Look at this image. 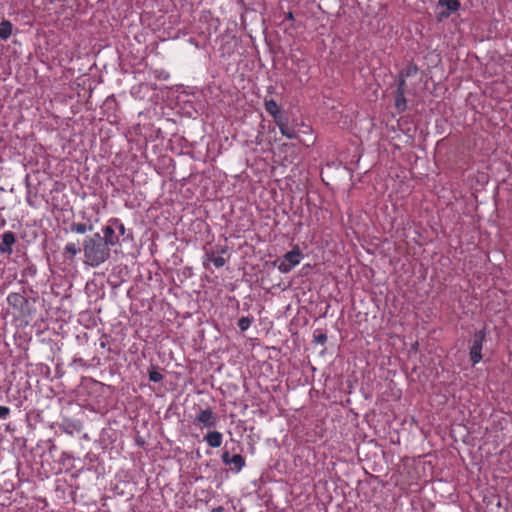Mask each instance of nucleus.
I'll return each mask as SVG.
<instances>
[{"label":"nucleus","instance_id":"nucleus-6","mask_svg":"<svg viewBox=\"0 0 512 512\" xmlns=\"http://www.w3.org/2000/svg\"><path fill=\"white\" fill-rule=\"evenodd\" d=\"M195 423H201L206 428H214L217 425V416L212 409L201 410L195 419Z\"/></svg>","mask_w":512,"mask_h":512},{"label":"nucleus","instance_id":"nucleus-13","mask_svg":"<svg viewBox=\"0 0 512 512\" xmlns=\"http://www.w3.org/2000/svg\"><path fill=\"white\" fill-rule=\"evenodd\" d=\"M13 25L9 20L3 19L0 23V38L7 40L12 35Z\"/></svg>","mask_w":512,"mask_h":512},{"label":"nucleus","instance_id":"nucleus-25","mask_svg":"<svg viewBox=\"0 0 512 512\" xmlns=\"http://www.w3.org/2000/svg\"><path fill=\"white\" fill-rule=\"evenodd\" d=\"M206 261L213 263V258H215V251L206 252Z\"/></svg>","mask_w":512,"mask_h":512},{"label":"nucleus","instance_id":"nucleus-22","mask_svg":"<svg viewBox=\"0 0 512 512\" xmlns=\"http://www.w3.org/2000/svg\"><path fill=\"white\" fill-rule=\"evenodd\" d=\"M251 325V319L248 317H241L238 320V327L241 331H246Z\"/></svg>","mask_w":512,"mask_h":512},{"label":"nucleus","instance_id":"nucleus-18","mask_svg":"<svg viewBox=\"0 0 512 512\" xmlns=\"http://www.w3.org/2000/svg\"><path fill=\"white\" fill-rule=\"evenodd\" d=\"M327 341L326 333L316 330L313 334V342L324 345Z\"/></svg>","mask_w":512,"mask_h":512},{"label":"nucleus","instance_id":"nucleus-32","mask_svg":"<svg viewBox=\"0 0 512 512\" xmlns=\"http://www.w3.org/2000/svg\"><path fill=\"white\" fill-rule=\"evenodd\" d=\"M2 141H3V138L0 136V144L2 143Z\"/></svg>","mask_w":512,"mask_h":512},{"label":"nucleus","instance_id":"nucleus-4","mask_svg":"<svg viewBox=\"0 0 512 512\" xmlns=\"http://www.w3.org/2000/svg\"><path fill=\"white\" fill-rule=\"evenodd\" d=\"M486 338L485 330H479L474 333L472 346L470 347V360L473 365L478 363L482 359V345Z\"/></svg>","mask_w":512,"mask_h":512},{"label":"nucleus","instance_id":"nucleus-8","mask_svg":"<svg viewBox=\"0 0 512 512\" xmlns=\"http://www.w3.org/2000/svg\"><path fill=\"white\" fill-rule=\"evenodd\" d=\"M103 236H101V240L105 245L110 248L111 246H116L120 243L119 235L115 233V229L113 225H106L102 228Z\"/></svg>","mask_w":512,"mask_h":512},{"label":"nucleus","instance_id":"nucleus-11","mask_svg":"<svg viewBox=\"0 0 512 512\" xmlns=\"http://www.w3.org/2000/svg\"><path fill=\"white\" fill-rule=\"evenodd\" d=\"M204 440L211 448H218L222 444L223 435L219 431H210L205 435Z\"/></svg>","mask_w":512,"mask_h":512},{"label":"nucleus","instance_id":"nucleus-29","mask_svg":"<svg viewBox=\"0 0 512 512\" xmlns=\"http://www.w3.org/2000/svg\"><path fill=\"white\" fill-rule=\"evenodd\" d=\"M26 201H27V203H28L30 206H33V202L31 201V198H30V196H29V195L26 197Z\"/></svg>","mask_w":512,"mask_h":512},{"label":"nucleus","instance_id":"nucleus-24","mask_svg":"<svg viewBox=\"0 0 512 512\" xmlns=\"http://www.w3.org/2000/svg\"><path fill=\"white\" fill-rule=\"evenodd\" d=\"M10 415V409L6 406H0V419H6Z\"/></svg>","mask_w":512,"mask_h":512},{"label":"nucleus","instance_id":"nucleus-30","mask_svg":"<svg viewBox=\"0 0 512 512\" xmlns=\"http://www.w3.org/2000/svg\"><path fill=\"white\" fill-rule=\"evenodd\" d=\"M54 449H55V445H54V444H52V445L49 447V451H50V452H51V451H54Z\"/></svg>","mask_w":512,"mask_h":512},{"label":"nucleus","instance_id":"nucleus-19","mask_svg":"<svg viewBox=\"0 0 512 512\" xmlns=\"http://www.w3.org/2000/svg\"><path fill=\"white\" fill-rule=\"evenodd\" d=\"M163 375L155 368L149 370V380L155 383L161 382L163 380Z\"/></svg>","mask_w":512,"mask_h":512},{"label":"nucleus","instance_id":"nucleus-21","mask_svg":"<svg viewBox=\"0 0 512 512\" xmlns=\"http://www.w3.org/2000/svg\"><path fill=\"white\" fill-rule=\"evenodd\" d=\"M111 224L118 229L119 235L124 236L126 234V228L123 223L120 222L119 219L113 218L110 220Z\"/></svg>","mask_w":512,"mask_h":512},{"label":"nucleus","instance_id":"nucleus-12","mask_svg":"<svg viewBox=\"0 0 512 512\" xmlns=\"http://www.w3.org/2000/svg\"><path fill=\"white\" fill-rule=\"evenodd\" d=\"M7 301L9 305L17 309H22L24 305L28 304V300L20 293H10Z\"/></svg>","mask_w":512,"mask_h":512},{"label":"nucleus","instance_id":"nucleus-5","mask_svg":"<svg viewBox=\"0 0 512 512\" xmlns=\"http://www.w3.org/2000/svg\"><path fill=\"white\" fill-rule=\"evenodd\" d=\"M222 462L227 466H232L231 469L235 472H240L245 466V458L240 454L230 455V452L226 449L223 450L221 456Z\"/></svg>","mask_w":512,"mask_h":512},{"label":"nucleus","instance_id":"nucleus-10","mask_svg":"<svg viewBox=\"0 0 512 512\" xmlns=\"http://www.w3.org/2000/svg\"><path fill=\"white\" fill-rule=\"evenodd\" d=\"M264 105H265L266 111L273 117L275 122L284 118L283 115L281 114L278 104L273 99H270V100L265 99Z\"/></svg>","mask_w":512,"mask_h":512},{"label":"nucleus","instance_id":"nucleus-15","mask_svg":"<svg viewBox=\"0 0 512 512\" xmlns=\"http://www.w3.org/2000/svg\"><path fill=\"white\" fill-rule=\"evenodd\" d=\"M92 229H93L92 224L88 225L86 223H77V222H72L70 224V231L77 233V234H84L87 231H91Z\"/></svg>","mask_w":512,"mask_h":512},{"label":"nucleus","instance_id":"nucleus-7","mask_svg":"<svg viewBox=\"0 0 512 512\" xmlns=\"http://www.w3.org/2000/svg\"><path fill=\"white\" fill-rule=\"evenodd\" d=\"M0 254L11 255L13 245L16 242V236L12 231H6L1 236Z\"/></svg>","mask_w":512,"mask_h":512},{"label":"nucleus","instance_id":"nucleus-17","mask_svg":"<svg viewBox=\"0 0 512 512\" xmlns=\"http://www.w3.org/2000/svg\"><path fill=\"white\" fill-rule=\"evenodd\" d=\"M64 250L65 253L69 254L70 259H73L81 251V249L78 248L75 243H68Z\"/></svg>","mask_w":512,"mask_h":512},{"label":"nucleus","instance_id":"nucleus-2","mask_svg":"<svg viewBox=\"0 0 512 512\" xmlns=\"http://www.w3.org/2000/svg\"><path fill=\"white\" fill-rule=\"evenodd\" d=\"M302 257L303 254L300 248L295 246L291 251L285 253L282 258L275 260L273 264L281 273H289L300 263Z\"/></svg>","mask_w":512,"mask_h":512},{"label":"nucleus","instance_id":"nucleus-28","mask_svg":"<svg viewBox=\"0 0 512 512\" xmlns=\"http://www.w3.org/2000/svg\"><path fill=\"white\" fill-rule=\"evenodd\" d=\"M224 508L222 506H218L212 509L211 512H223Z\"/></svg>","mask_w":512,"mask_h":512},{"label":"nucleus","instance_id":"nucleus-26","mask_svg":"<svg viewBox=\"0 0 512 512\" xmlns=\"http://www.w3.org/2000/svg\"><path fill=\"white\" fill-rule=\"evenodd\" d=\"M285 19H286V20H294L293 13H292V12H288V13L285 15Z\"/></svg>","mask_w":512,"mask_h":512},{"label":"nucleus","instance_id":"nucleus-3","mask_svg":"<svg viewBox=\"0 0 512 512\" xmlns=\"http://www.w3.org/2000/svg\"><path fill=\"white\" fill-rule=\"evenodd\" d=\"M460 8L459 0H439L435 7V17L441 22Z\"/></svg>","mask_w":512,"mask_h":512},{"label":"nucleus","instance_id":"nucleus-31","mask_svg":"<svg viewBox=\"0 0 512 512\" xmlns=\"http://www.w3.org/2000/svg\"><path fill=\"white\" fill-rule=\"evenodd\" d=\"M26 184H27V186H29V185H30V184H29V176H28V175L26 176Z\"/></svg>","mask_w":512,"mask_h":512},{"label":"nucleus","instance_id":"nucleus-23","mask_svg":"<svg viewBox=\"0 0 512 512\" xmlns=\"http://www.w3.org/2000/svg\"><path fill=\"white\" fill-rule=\"evenodd\" d=\"M226 263V260L222 256H216L213 258V264L217 267H223Z\"/></svg>","mask_w":512,"mask_h":512},{"label":"nucleus","instance_id":"nucleus-20","mask_svg":"<svg viewBox=\"0 0 512 512\" xmlns=\"http://www.w3.org/2000/svg\"><path fill=\"white\" fill-rule=\"evenodd\" d=\"M396 91H401L405 93H410L409 90H407L406 87V78L398 74V80H397V89Z\"/></svg>","mask_w":512,"mask_h":512},{"label":"nucleus","instance_id":"nucleus-9","mask_svg":"<svg viewBox=\"0 0 512 512\" xmlns=\"http://www.w3.org/2000/svg\"><path fill=\"white\" fill-rule=\"evenodd\" d=\"M278 126L281 134L288 139H296L298 137L297 133L293 128L288 126V120L286 118H282L275 122Z\"/></svg>","mask_w":512,"mask_h":512},{"label":"nucleus","instance_id":"nucleus-14","mask_svg":"<svg viewBox=\"0 0 512 512\" xmlns=\"http://www.w3.org/2000/svg\"><path fill=\"white\" fill-rule=\"evenodd\" d=\"M405 92L396 91L395 93V107L399 112H403L407 108V101L405 98Z\"/></svg>","mask_w":512,"mask_h":512},{"label":"nucleus","instance_id":"nucleus-27","mask_svg":"<svg viewBox=\"0 0 512 512\" xmlns=\"http://www.w3.org/2000/svg\"><path fill=\"white\" fill-rule=\"evenodd\" d=\"M227 249H228V248H227L226 246H224V247H220V249H218L216 252H217V253L224 254V253H226V252H227Z\"/></svg>","mask_w":512,"mask_h":512},{"label":"nucleus","instance_id":"nucleus-16","mask_svg":"<svg viewBox=\"0 0 512 512\" xmlns=\"http://www.w3.org/2000/svg\"><path fill=\"white\" fill-rule=\"evenodd\" d=\"M418 73V67L416 64L414 63H409L405 68H403L400 72H399V75L405 77V78H408V77H411V76H414Z\"/></svg>","mask_w":512,"mask_h":512},{"label":"nucleus","instance_id":"nucleus-1","mask_svg":"<svg viewBox=\"0 0 512 512\" xmlns=\"http://www.w3.org/2000/svg\"><path fill=\"white\" fill-rule=\"evenodd\" d=\"M84 263L98 267L110 258V248L101 240L100 233L87 236L83 241Z\"/></svg>","mask_w":512,"mask_h":512}]
</instances>
